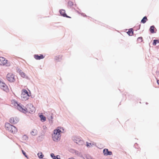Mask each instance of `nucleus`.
<instances>
[{"mask_svg":"<svg viewBox=\"0 0 159 159\" xmlns=\"http://www.w3.org/2000/svg\"><path fill=\"white\" fill-rule=\"evenodd\" d=\"M61 130H63L62 128L58 127L53 131V133L52 135L53 140L55 142L59 141L61 139V133L62 132Z\"/></svg>","mask_w":159,"mask_h":159,"instance_id":"nucleus-1","label":"nucleus"},{"mask_svg":"<svg viewBox=\"0 0 159 159\" xmlns=\"http://www.w3.org/2000/svg\"><path fill=\"white\" fill-rule=\"evenodd\" d=\"M5 127L6 130L13 134L17 132V129L14 126L11 125L9 123H6L5 124Z\"/></svg>","mask_w":159,"mask_h":159,"instance_id":"nucleus-2","label":"nucleus"},{"mask_svg":"<svg viewBox=\"0 0 159 159\" xmlns=\"http://www.w3.org/2000/svg\"><path fill=\"white\" fill-rule=\"evenodd\" d=\"M30 93H29L26 89H22L21 91V98L22 100L26 101L28 100L30 96Z\"/></svg>","mask_w":159,"mask_h":159,"instance_id":"nucleus-3","label":"nucleus"},{"mask_svg":"<svg viewBox=\"0 0 159 159\" xmlns=\"http://www.w3.org/2000/svg\"><path fill=\"white\" fill-rule=\"evenodd\" d=\"M7 79L10 82H14L15 81V75L11 73H9L7 75Z\"/></svg>","mask_w":159,"mask_h":159,"instance_id":"nucleus-4","label":"nucleus"},{"mask_svg":"<svg viewBox=\"0 0 159 159\" xmlns=\"http://www.w3.org/2000/svg\"><path fill=\"white\" fill-rule=\"evenodd\" d=\"M15 106H16L17 109L20 111L25 113L26 112L27 108L23 106L18 104L16 102V103Z\"/></svg>","mask_w":159,"mask_h":159,"instance_id":"nucleus-5","label":"nucleus"},{"mask_svg":"<svg viewBox=\"0 0 159 159\" xmlns=\"http://www.w3.org/2000/svg\"><path fill=\"white\" fill-rule=\"evenodd\" d=\"M0 88L7 92L9 91V89L7 85L4 83L0 81Z\"/></svg>","mask_w":159,"mask_h":159,"instance_id":"nucleus-6","label":"nucleus"},{"mask_svg":"<svg viewBox=\"0 0 159 159\" xmlns=\"http://www.w3.org/2000/svg\"><path fill=\"white\" fill-rule=\"evenodd\" d=\"M19 121V120L16 117H11L9 120V122L11 124H15L17 123Z\"/></svg>","mask_w":159,"mask_h":159,"instance_id":"nucleus-7","label":"nucleus"},{"mask_svg":"<svg viewBox=\"0 0 159 159\" xmlns=\"http://www.w3.org/2000/svg\"><path fill=\"white\" fill-rule=\"evenodd\" d=\"M8 61L5 58L2 57H0V65H4L8 64Z\"/></svg>","mask_w":159,"mask_h":159,"instance_id":"nucleus-8","label":"nucleus"},{"mask_svg":"<svg viewBox=\"0 0 159 159\" xmlns=\"http://www.w3.org/2000/svg\"><path fill=\"white\" fill-rule=\"evenodd\" d=\"M35 111V108L32 105H30L26 108V112H28L30 113L34 112Z\"/></svg>","mask_w":159,"mask_h":159,"instance_id":"nucleus-9","label":"nucleus"},{"mask_svg":"<svg viewBox=\"0 0 159 159\" xmlns=\"http://www.w3.org/2000/svg\"><path fill=\"white\" fill-rule=\"evenodd\" d=\"M104 155L105 156L111 155L112 154V152L111 151H109L107 149H104L103 152Z\"/></svg>","mask_w":159,"mask_h":159,"instance_id":"nucleus-10","label":"nucleus"},{"mask_svg":"<svg viewBox=\"0 0 159 159\" xmlns=\"http://www.w3.org/2000/svg\"><path fill=\"white\" fill-rule=\"evenodd\" d=\"M34 57L36 60H40L43 58L44 56L42 54H40V55L35 54L34 55Z\"/></svg>","mask_w":159,"mask_h":159,"instance_id":"nucleus-11","label":"nucleus"},{"mask_svg":"<svg viewBox=\"0 0 159 159\" xmlns=\"http://www.w3.org/2000/svg\"><path fill=\"white\" fill-rule=\"evenodd\" d=\"M155 29V27L154 26H151L150 29V31L151 33H155V32L154 31Z\"/></svg>","mask_w":159,"mask_h":159,"instance_id":"nucleus-12","label":"nucleus"},{"mask_svg":"<svg viewBox=\"0 0 159 159\" xmlns=\"http://www.w3.org/2000/svg\"><path fill=\"white\" fill-rule=\"evenodd\" d=\"M127 33L129 36L132 35L133 34V29H129Z\"/></svg>","mask_w":159,"mask_h":159,"instance_id":"nucleus-13","label":"nucleus"},{"mask_svg":"<svg viewBox=\"0 0 159 159\" xmlns=\"http://www.w3.org/2000/svg\"><path fill=\"white\" fill-rule=\"evenodd\" d=\"M37 131L36 129H34L31 132V134L32 135L35 136L37 134Z\"/></svg>","mask_w":159,"mask_h":159,"instance_id":"nucleus-14","label":"nucleus"},{"mask_svg":"<svg viewBox=\"0 0 159 159\" xmlns=\"http://www.w3.org/2000/svg\"><path fill=\"white\" fill-rule=\"evenodd\" d=\"M39 117L40 118L41 120L42 121H44L46 120V117L43 115H40L39 116Z\"/></svg>","mask_w":159,"mask_h":159,"instance_id":"nucleus-15","label":"nucleus"},{"mask_svg":"<svg viewBox=\"0 0 159 159\" xmlns=\"http://www.w3.org/2000/svg\"><path fill=\"white\" fill-rule=\"evenodd\" d=\"M65 11H60V13L61 14L64 16L67 17L68 16H66V14L65 13Z\"/></svg>","mask_w":159,"mask_h":159,"instance_id":"nucleus-16","label":"nucleus"},{"mask_svg":"<svg viewBox=\"0 0 159 159\" xmlns=\"http://www.w3.org/2000/svg\"><path fill=\"white\" fill-rule=\"evenodd\" d=\"M87 146L88 147H90L93 146L94 145V143L93 142L92 143H89L88 142H86Z\"/></svg>","mask_w":159,"mask_h":159,"instance_id":"nucleus-17","label":"nucleus"},{"mask_svg":"<svg viewBox=\"0 0 159 159\" xmlns=\"http://www.w3.org/2000/svg\"><path fill=\"white\" fill-rule=\"evenodd\" d=\"M148 20L147 17L144 16L141 22L143 23H145Z\"/></svg>","mask_w":159,"mask_h":159,"instance_id":"nucleus-18","label":"nucleus"},{"mask_svg":"<svg viewBox=\"0 0 159 159\" xmlns=\"http://www.w3.org/2000/svg\"><path fill=\"white\" fill-rule=\"evenodd\" d=\"M20 74L23 78H25L26 77L25 74L21 71L20 72Z\"/></svg>","mask_w":159,"mask_h":159,"instance_id":"nucleus-19","label":"nucleus"},{"mask_svg":"<svg viewBox=\"0 0 159 159\" xmlns=\"http://www.w3.org/2000/svg\"><path fill=\"white\" fill-rule=\"evenodd\" d=\"M38 155L39 157L40 158H43V154L41 152L38 153Z\"/></svg>","mask_w":159,"mask_h":159,"instance_id":"nucleus-20","label":"nucleus"},{"mask_svg":"<svg viewBox=\"0 0 159 159\" xmlns=\"http://www.w3.org/2000/svg\"><path fill=\"white\" fill-rule=\"evenodd\" d=\"M157 43H159V41L158 40H154L152 44L153 45H156Z\"/></svg>","mask_w":159,"mask_h":159,"instance_id":"nucleus-21","label":"nucleus"},{"mask_svg":"<svg viewBox=\"0 0 159 159\" xmlns=\"http://www.w3.org/2000/svg\"><path fill=\"white\" fill-rule=\"evenodd\" d=\"M137 40L139 43H140L143 41V38L142 37H139L138 38Z\"/></svg>","mask_w":159,"mask_h":159,"instance_id":"nucleus-22","label":"nucleus"},{"mask_svg":"<svg viewBox=\"0 0 159 159\" xmlns=\"http://www.w3.org/2000/svg\"><path fill=\"white\" fill-rule=\"evenodd\" d=\"M68 6L70 7H71L72 6H74V5L72 2L69 1L68 2Z\"/></svg>","mask_w":159,"mask_h":159,"instance_id":"nucleus-23","label":"nucleus"},{"mask_svg":"<svg viewBox=\"0 0 159 159\" xmlns=\"http://www.w3.org/2000/svg\"><path fill=\"white\" fill-rule=\"evenodd\" d=\"M75 142H76L77 143L80 144V143H81L82 142V141H81V140H76Z\"/></svg>","mask_w":159,"mask_h":159,"instance_id":"nucleus-24","label":"nucleus"},{"mask_svg":"<svg viewBox=\"0 0 159 159\" xmlns=\"http://www.w3.org/2000/svg\"><path fill=\"white\" fill-rule=\"evenodd\" d=\"M51 157L53 158V159H55L56 158V156H54V154L53 153H52L51 154Z\"/></svg>","mask_w":159,"mask_h":159,"instance_id":"nucleus-25","label":"nucleus"},{"mask_svg":"<svg viewBox=\"0 0 159 159\" xmlns=\"http://www.w3.org/2000/svg\"><path fill=\"white\" fill-rule=\"evenodd\" d=\"M22 152L23 154V155L26 157H27L26 154L25 152L23 150H22Z\"/></svg>","mask_w":159,"mask_h":159,"instance_id":"nucleus-26","label":"nucleus"},{"mask_svg":"<svg viewBox=\"0 0 159 159\" xmlns=\"http://www.w3.org/2000/svg\"><path fill=\"white\" fill-rule=\"evenodd\" d=\"M55 159H60V156L59 155L57 156L56 157V158Z\"/></svg>","mask_w":159,"mask_h":159,"instance_id":"nucleus-27","label":"nucleus"},{"mask_svg":"<svg viewBox=\"0 0 159 159\" xmlns=\"http://www.w3.org/2000/svg\"><path fill=\"white\" fill-rule=\"evenodd\" d=\"M68 159H75L73 157H71L70 158H69Z\"/></svg>","mask_w":159,"mask_h":159,"instance_id":"nucleus-28","label":"nucleus"},{"mask_svg":"<svg viewBox=\"0 0 159 159\" xmlns=\"http://www.w3.org/2000/svg\"><path fill=\"white\" fill-rule=\"evenodd\" d=\"M157 83L158 84H159V80H157Z\"/></svg>","mask_w":159,"mask_h":159,"instance_id":"nucleus-29","label":"nucleus"},{"mask_svg":"<svg viewBox=\"0 0 159 159\" xmlns=\"http://www.w3.org/2000/svg\"><path fill=\"white\" fill-rule=\"evenodd\" d=\"M112 159V158H108V159Z\"/></svg>","mask_w":159,"mask_h":159,"instance_id":"nucleus-30","label":"nucleus"}]
</instances>
